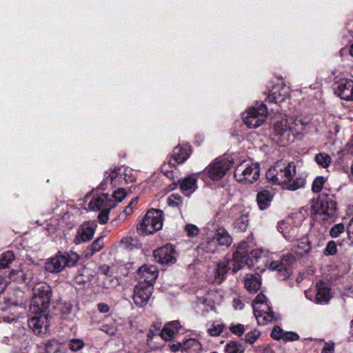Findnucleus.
I'll list each match as a JSON object with an SVG mask.
<instances>
[{"label": "nucleus", "mask_w": 353, "mask_h": 353, "mask_svg": "<svg viewBox=\"0 0 353 353\" xmlns=\"http://www.w3.org/2000/svg\"><path fill=\"white\" fill-rule=\"evenodd\" d=\"M347 234L349 240L350 241V245H353V217L350 221L347 227Z\"/></svg>", "instance_id": "864d4df0"}, {"label": "nucleus", "mask_w": 353, "mask_h": 353, "mask_svg": "<svg viewBox=\"0 0 353 353\" xmlns=\"http://www.w3.org/2000/svg\"><path fill=\"white\" fill-rule=\"evenodd\" d=\"M230 330L232 333H234L238 336H241L243 334V333L244 332V326L242 324H237L235 325H232L230 327Z\"/></svg>", "instance_id": "603ef678"}, {"label": "nucleus", "mask_w": 353, "mask_h": 353, "mask_svg": "<svg viewBox=\"0 0 353 353\" xmlns=\"http://www.w3.org/2000/svg\"><path fill=\"white\" fill-rule=\"evenodd\" d=\"M101 212L98 215V221L101 224H105L108 221V216L110 210H100Z\"/></svg>", "instance_id": "3c124183"}, {"label": "nucleus", "mask_w": 353, "mask_h": 353, "mask_svg": "<svg viewBox=\"0 0 353 353\" xmlns=\"http://www.w3.org/2000/svg\"><path fill=\"white\" fill-rule=\"evenodd\" d=\"M232 167V162L228 159H216L204 170L208 176L214 181H218L223 177L226 172Z\"/></svg>", "instance_id": "1a4fd4ad"}, {"label": "nucleus", "mask_w": 353, "mask_h": 353, "mask_svg": "<svg viewBox=\"0 0 353 353\" xmlns=\"http://www.w3.org/2000/svg\"><path fill=\"white\" fill-rule=\"evenodd\" d=\"M97 224L94 222H83L77 229L74 243L79 245L91 240L95 232Z\"/></svg>", "instance_id": "4468645a"}, {"label": "nucleus", "mask_w": 353, "mask_h": 353, "mask_svg": "<svg viewBox=\"0 0 353 353\" xmlns=\"http://www.w3.org/2000/svg\"><path fill=\"white\" fill-rule=\"evenodd\" d=\"M233 306L236 310H242L244 307V304L239 299H234L233 301Z\"/></svg>", "instance_id": "bf43d9fd"}, {"label": "nucleus", "mask_w": 353, "mask_h": 353, "mask_svg": "<svg viewBox=\"0 0 353 353\" xmlns=\"http://www.w3.org/2000/svg\"><path fill=\"white\" fill-rule=\"evenodd\" d=\"M295 261V258L292 254L283 256L279 261H273L270 264V269L276 270L280 279L285 280L292 274V265Z\"/></svg>", "instance_id": "9b49d317"}, {"label": "nucleus", "mask_w": 353, "mask_h": 353, "mask_svg": "<svg viewBox=\"0 0 353 353\" xmlns=\"http://www.w3.org/2000/svg\"><path fill=\"white\" fill-rule=\"evenodd\" d=\"M33 316L28 320V325L34 332L39 334L41 332V328L45 325L47 327V312H30Z\"/></svg>", "instance_id": "a211bd4d"}, {"label": "nucleus", "mask_w": 353, "mask_h": 353, "mask_svg": "<svg viewBox=\"0 0 353 353\" xmlns=\"http://www.w3.org/2000/svg\"><path fill=\"white\" fill-rule=\"evenodd\" d=\"M170 349L172 352H176L177 351H181L183 352V343H172L169 345Z\"/></svg>", "instance_id": "5fc2aeb1"}, {"label": "nucleus", "mask_w": 353, "mask_h": 353, "mask_svg": "<svg viewBox=\"0 0 353 353\" xmlns=\"http://www.w3.org/2000/svg\"><path fill=\"white\" fill-rule=\"evenodd\" d=\"M337 252L336 243L334 241H330L324 250V254L326 256L334 255Z\"/></svg>", "instance_id": "79ce46f5"}, {"label": "nucleus", "mask_w": 353, "mask_h": 353, "mask_svg": "<svg viewBox=\"0 0 353 353\" xmlns=\"http://www.w3.org/2000/svg\"><path fill=\"white\" fill-rule=\"evenodd\" d=\"M110 266L108 265H103L100 267L99 270L100 272L106 276V277L109 276L108 274L110 272Z\"/></svg>", "instance_id": "e2e57ef3"}, {"label": "nucleus", "mask_w": 353, "mask_h": 353, "mask_svg": "<svg viewBox=\"0 0 353 353\" xmlns=\"http://www.w3.org/2000/svg\"><path fill=\"white\" fill-rule=\"evenodd\" d=\"M72 312V305L70 303H65L62 309L61 312L65 314H70Z\"/></svg>", "instance_id": "13d9d810"}, {"label": "nucleus", "mask_w": 353, "mask_h": 353, "mask_svg": "<svg viewBox=\"0 0 353 353\" xmlns=\"http://www.w3.org/2000/svg\"><path fill=\"white\" fill-rule=\"evenodd\" d=\"M295 174L296 166L293 162L288 164L277 162L265 174L267 179L273 184L292 191L303 188L305 185V178L295 177Z\"/></svg>", "instance_id": "f03ea898"}, {"label": "nucleus", "mask_w": 353, "mask_h": 353, "mask_svg": "<svg viewBox=\"0 0 353 353\" xmlns=\"http://www.w3.org/2000/svg\"><path fill=\"white\" fill-rule=\"evenodd\" d=\"M272 200V194L269 190H263L257 193L256 201L261 210L267 209L270 205Z\"/></svg>", "instance_id": "393cba45"}, {"label": "nucleus", "mask_w": 353, "mask_h": 353, "mask_svg": "<svg viewBox=\"0 0 353 353\" xmlns=\"http://www.w3.org/2000/svg\"><path fill=\"white\" fill-rule=\"evenodd\" d=\"M84 342L81 339H72L68 343L69 349L72 352H77L84 347Z\"/></svg>", "instance_id": "c9c22d12"}, {"label": "nucleus", "mask_w": 353, "mask_h": 353, "mask_svg": "<svg viewBox=\"0 0 353 353\" xmlns=\"http://www.w3.org/2000/svg\"><path fill=\"white\" fill-rule=\"evenodd\" d=\"M7 287L6 282L5 280L0 276V294L4 292Z\"/></svg>", "instance_id": "0e129e2a"}, {"label": "nucleus", "mask_w": 353, "mask_h": 353, "mask_svg": "<svg viewBox=\"0 0 353 353\" xmlns=\"http://www.w3.org/2000/svg\"><path fill=\"white\" fill-rule=\"evenodd\" d=\"M80 257L74 252H59L55 256L47 260L44 268L50 273L61 272L66 267H73Z\"/></svg>", "instance_id": "39448f33"}, {"label": "nucleus", "mask_w": 353, "mask_h": 353, "mask_svg": "<svg viewBox=\"0 0 353 353\" xmlns=\"http://www.w3.org/2000/svg\"><path fill=\"white\" fill-rule=\"evenodd\" d=\"M325 182V179L323 176L316 177L313 183L312 186V190L314 192H319L322 190L323 185Z\"/></svg>", "instance_id": "a19ab883"}, {"label": "nucleus", "mask_w": 353, "mask_h": 353, "mask_svg": "<svg viewBox=\"0 0 353 353\" xmlns=\"http://www.w3.org/2000/svg\"><path fill=\"white\" fill-rule=\"evenodd\" d=\"M325 285V283L323 281L316 283V300L319 303H327L331 299L330 289Z\"/></svg>", "instance_id": "4be33fe9"}, {"label": "nucleus", "mask_w": 353, "mask_h": 353, "mask_svg": "<svg viewBox=\"0 0 353 353\" xmlns=\"http://www.w3.org/2000/svg\"><path fill=\"white\" fill-rule=\"evenodd\" d=\"M172 325L178 326L179 321H173L167 323L162 329V330L160 332H159V334L161 335V338L165 339V341L171 340L174 335L175 334V331L172 328Z\"/></svg>", "instance_id": "cd10ccee"}, {"label": "nucleus", "mask_w": 353, "mask_h": 353, "mask_svg": "<svg viewBox=\"0 0 353 353\" xmlns=\"http://www.w3.org/2000/svg\"><path fill=\"white\" fill-rule=\"evenodd\" d=\"M125 196L126 192L123 188L117 189L113 192L112 195V196H113L117 202H121L125 197Z\"/></svg>", "instance_id": "09e8293b"}, {"label": "nucleus", "mask_w": 353, "mask_h": 353, "mask_svg": "<svg viewBox=\"0 0 353 353\" xmlns=\"http://www.w3.org/2000/svg\"><path fill=\"white\" fill-rule=\"evenodd\" d=\"M315 161L323 168H327L332 162V159L327 154L319 153L315 156Z\"/></svg>", "instance_id": "72a5a7b5"}, {"label": "nucleus", "mask_w": 353, "mask_h": 353, "mask_svg": "<svg viewBox=\"0 0 353 353\" xmlns=\"http://www.w3.org/2000/svg\"><path fill=\"white\" fill-rule=\"evenodd\" d=\"M284 331L278 325L275 326L271 332V336L275 340H281L283 338Z\"/></svg>", "instance_id": "8fccbe9b"}, {"label": "nucleus", "mask_w": 353, "mask_h": 353, "mask_svg": "<svg viewBox=\"0 0 353 353\" xmlns=\"http://www.w3.org/2000/svg\"><path fill=\"white\" fill-rule=\"evenodd\" d=\"M15 259L14 254L12 251H6L0 255V268H5L12 263Z\"/></svg>", "instance_id": "2f4dec72"}, {"label": "nucleus", "mask_w": 353, "mask_h": 353, "mask_svg": "<svg viewBox=\"0 0 353 353\" xmlns=\"http://www.w3.org/2000/svg\"><path fill=\"white\" fill-rule=\"evenodd\" d=\"M103 236L97 238L90 246L88 250H91V254L92 255L95 252L100 251L103 247Z\"/></svg>", "instance_id": "58836bf2"}, {"label": "nucleus", "mask_w": 353, "mask_h": 353, "mask_svg": "<svg viewBox=\"0 0 353 353\" xmlns=\"http://www.w3.org/2000/svg\"><path fill=\"white\" fill-rule=\"evenodd\" d=\"M185 230L190 237L196 236L199 234V228L193 224H187L185 227Z\"/></svg>", "instance_id": "49530a36"}, {"label": "nucleus", "mask_w": 353, "mask_h": 353, "mask_svg": "<svg viewBox=\"0 0 353 353\" xmlns=\"http://www.w3.org/2000/svg\"><path fill=\"white\" fill-rule=\"evenodd\" d=\"M219 246L228 247L231 245L232 239L228 231L223 228H219L212 236Z\"/></svg>", "instance_id": "5701e85b"}, {"label": "nucleus", "mask_w": 353, "mask_h": 353, "mask_svg": "<svg viewBox=\"0 0 353 353\" xmlns=\"http://www.w3.org/2000/svg\"><path fill=\"white\" fill-rule=\"evenodd\" d=\"M174 250L170 245H166L154 251L155 260L161 264L174 263L176 259L174 256Z\"/></svg>", "instance_id": "dca6fc26"}, {"label": "nucleus", "mask_w": 353, "mask_h": 353, "mask_svg": "<svg viewBox=\"0 0 353 353\" xmlns=\"http://www.w3.org/2000/svg\"><path fill=\"white\" fill-rule=\"evenodd\" d=\"M223 324L214 323L212 326L208 329V332L212 336H219L223 332Z\"/></svg>", "instance_id": "f704fd0d"}, {"label": "nucleus", "mask_w": 353, "mask_h": 353, "mask_svg": "<svg viewBox=\"0 0 353 353\" xmlns=\"http://www.w3.org/2000/svg\"><path fill=\"white\" fill-rule=\"evenodd\" d=\"M199 252L214 254L219 251V245L213 237L204 239L198 247Z\"/></svg>", "instance_id": "b1692460"}, {"label": "nucleus", "mask_w": 353, "mask_h": 353, "mask_svg": "<svg viewBox=\"0 0 353 353\" xmlns=\"http://www.w3.org/2000/svg\"><path fill=\"white\" fill-rule=\"evenodd\" d=\"M32 291L30 312H47L52 296L50 286L46 283H39L34 286Z\"/></svg>", "instance_id": "20e7f679"}, {"label": "nucleus", "mask_w": 353, "mask_h": 353, "mask_svg": "<svg viewBox=\"0 0 353 353\" xmlns=\"http://www.w3.org/2000/svg\"><path fill=\"white\" fill-rule=\"evenodd\" d=\"M201 343L196 339H188L183 343V351L196 352L201 349Z\"/></svg>", "instance_id": "c85d7f7f"}, {"label": "nucleus", "mask_w": 353, "mask_h": 353, "mask_svg": "<svg viewBox=\"0 0 353 353\" xmlns=\"http://www.w3.org/2000/svg\"><path fill=\"white\" fill-rule=\"evenodd\" d=\"M190 156V147L187 145L177 146L172 151V158L175 162L182 163L185 161Z\"/></svg>", "instance_id": "a878e982"}, {"label": "nucleus", "mask_w": 353, "mask_h": 353, "mask_svg": "<svg viewBox=\"0 0 353 353\" xmlns=\"http://www.w3.org/2000/svg\"><path fill=\"white\" fill-rule=\"evenodd\" d=\"M247 243H241L233 254L232 260L224 259L216 263V265L210 268L208 271V281L212 283H221L225 279L226 274L231 268L230 263H232V272H236L245 265L250 267L253 265L252 259L249 255V251L246 249Z\"/></svg>", "instance_id": "f257e3e1"}, {"label": "nucleus", "mask_w": 353, "mask_h": 353, "mask_svg": "<svg viewBox=\"0 0 353 353\" xmlns=\"http://www.w3.org/2000/svg\"><path fill=\"white\" fill-rule=\"evenodd\" d=\"M119 284V279L117 277L111 278V276H108L105 279V281L103 282V287L104 288H114Z\"/></svg>", "instance_id": "c03bdc74"}, {"label": "nucleus", "mask_w": 353, "mask_h": 353, "mask_svg": "<svg viewBox=\"0 0 353 353\" xmlns=\"http://www.w3.org/2000/svg\"><path fill=\"white\" fill-rule=\"evenodd\" d=\"M138 200H139L138 197L133 198L132 199V201H130V203L128 204V205L134 208L137 204Z\"/></svg>", "instance_id": "338daca9"}, {"label": "nucleus", "mask_w": 353, "mask_h": 353, "mask_svg": "<svg viewBox=\"0 0 353 353\" xmlns=\"http://www.w3.org/2000/svg\"><path fill=\"white\" fill-rule=\"evenodd\" d=\"M105 174H108V176H105V179L103 180V181L100 184V188L101 190H105L106 188L107 183L108 182H110V183H112L114 179L117 177V173L115 170L112 171L111 173L108 174L107 172Z\"/></svg>", "instance_id": "a18cd8bd"}, {"label": "nucleus", "mask_w": 353, "mask_h": 353, "mask_svg": "<svg viewBox=\"0 0 353 353\" xmlns=\"http://www.w3.org/2000/svg\"><path fill=\"white\" fill-rule=\"evenodd\" d=\"M267 302L265 296L263 294H259L256 296L253 305H260Z\"/></svg>", "instance_id": "6e6d98bb"}, {"label": "nucleus", "mask_w": 353, "mask_h": 353, "mask_svg": "<svg viewBox=\"0 0 353 353\" xmlns=\"http://www.w3.org/2000/svg\"><path fill=\"white\" fill-rule=\"evenodd\" d=\"M97 308L101 313H107L110 311V307L105 303H99L97 304Z\"/></svg>", "instance_id": "4d7b16f0"}, {"label": "nucleus", "mask_w": 353, "mask_h": 353, "mask_svg": "<svg viewBox=\"0 0 353 353\" xmlns=\"http://www.w3.org/2000/svg\"><path fill=\"white\" fill-rule=\"evenodd\" d=\"M345 232L344 225L342 223H338L332 227L330 231V235L332 238H337L341 234Z\"/></svg>", "instance_id": "ea45409f"}, {"label": "nucleus", "mask_w": 353, "mask_h": 353, "mask_svg": "<svg viewBox=\"0 0 353 353\" xmlns=\"http://www.w3.org/2000/svg\"><path fill=\"white\" fill-rule=\"evenodd\" d=\"M226 353H243L244 347L238 341H231L225 347Z\"/></svg>", "instance_id": "c756f323"}, {"label": "nucleus", "mask_w": 353, "mask_h": 353, "mask_svg": "<svg viewBox=\"0 0 353 353\" xmlns=\"http://www.w3.org/2000/svg\"><path fill=\"white\" fill-rule=\"evenodd\" d=\"M260 276L258 274H247L245 278V287L250 292H256L261 287Z\"/></svg>", "instance_id": "bb28decb"}, {"label": "nucleus", "mask_w": 353, "mask_h": 353, "mask_svg": "<svg viewBox=\"0 0 353 353\" xmlns=\"http://www.w3.org/2000/svg\"><path fill=\"white\" fill-rule=\"evenodd\" d=\"M153 286L147 283V282H139L134 290L133 300L134 303L139 307L145 306L152 294Z\"/></svg>", "instance_id": "f8f14e48"}, {"label": "nucleus", "mask_w": 353, "mask_h": 353, "mask_svg": "<svg viewBox=\"0 0 353 353\" xmlns=\"http://www.w3.org/2000/svg\"><path fill=\"white\" fill-rule=\"evenodd\" d=\"M253 310L259 325H264L276 320L274 312L268 302L253 305Z\"/></svg>", "instance_id": "ddd939ff"}, {"label": "nucleus", "mask_w": 353, "mask_h": 353, "mask_svg": "<svg viewBox=\"0 0 353 353\" xmlns=\"http://www.w3.org/2000/svg\"><path fill=\"white\" fill-rule=\"evenodd\" d=\"M183 203L182 198L179 194H172L168 198V204L170 207H180Z\"/></svg>", "instance_id": "e433bc0d"}, {"label": "nucleus", "mask_w": 353, "mask_h": 353, "mask_svg": "<svg viewBox=\"0 0 353 353\" xmlns=\"http://www.w3.org/2000/svg\"><path fill=\"white\" fill-rule=\"evenodd\" d=\"M163 212L152 209L147 212L141 221L137 225V230L143 235H148L160 230L163 227Z\"/></svg>", "instance_id": "423d86ee"}, {"label": "nucleus", "mask_w": 353, "mask_h": 353, "mask_svg": "<svg viewBox=\"0 0 353 353\" xmlns=\"http://www.w3.org/2000/svg\"><path fill=\"white\" fill-rule=\"evenodd\" d=\"M321 353H334V346L326 343L322 349Z\"/></svg>", "instance_id": "052dcab7"}, {"label": "nucleus", "mask_w": 353, "mask_h": 353, "mask_svg": "<svg viewBox=\"0 0 353 353\" xmlns=\"http://www.w3.org/2000/svg\"><path fill=\"white\" fill-rule=\"evenodd\" d=\"M139 274L143 279L142 282H147L153 286L159 275V271L156 266L154 265H143L139 269Z\"/></svg>", "instance_id": "6ab92c4d"}, {"label": "nucleus", "mask_w": 353, "mask_h": 353, "mask_svg": "<svg viewBox=\"0 0 353 353\" xmlns=\"http://www.w3.org/2000/svg\"><path fill=\"white\" fill-rule=\"evenodd\" d=\"M285 96L281 93L274 92L269 94L265 99L266 102L279 103L285 100Z\"/></svg>", "instance_id": "4c0bfd02"}, {"label": "nucleus", "mask_w": 353, "mask_h": 353, "mask_svg": "<svg viewBox=\"0 0 353 353\" xmlns=\"http://www.w3.org/2000/svg\"><path fill=\"white\" fill-rule=\"evenodd\" d=\"M183 191H194L196 189V179L192 176L185 178L180 184Z\"/></svg>", "instance_id": "473e14b6"}, {"label": "nucleus", "mask_w": 353, "mask_h": 353, "mask_svg": "<svg viewBox=\"0 0 353 353\" xmlns=\"http://www.w3.org/2000/svg\"><path fill=\"white\" fill-rule=\"evenodd\" d=\"M229 216L234 220V228L239 232L247 230L249 223L248 212L241 205H234L229 210Z\"/></svg>", "instance_id": "9d476101"}, {"label": "nucleus", "mask_w": 353, "mask_h": 353, "mask_svg": "<svg viewBox=\"0 0 353 353\" xmlns=\"http://www.w3.org/2000/svg\"><path fill=\"white\" fill-rule=\"evenodd\" d=\"M268 108L264 103H261L258 108H252L243 119L245 124L250 128H255L260 126L265 120Z\"/></svg>", "instance_id": "6e6552de"}, {"label": "nucleus", "mask_w": 353, "mask_h": 353, "mask_svg": "<svg viewBox=\"0 0 353 353\" xmlns=\"http://www.w3.org/2000/svg\"><path fill=\"white\" fill-rule=\"evenodd\" d=\"M278 230L283 234L284 238L288 241H294L297 236L298 228L292 227L288 221H280L278 223Z\"/></svg>", "instance_id": "aec40b11"}, {"label": "nucleus", "mask_w": 353, "mask_h": 353, "mask_svg": "<svg viewBox=\"0 0 353 353\" xmlns=\"http://www.w3.org/2000/svg\"><path fill=\"white\" fill-rule=\"evenodd\" d=\"M172 328L175 331V334L179 333L180 329L181 328V325H180V323L179 322V325H172Z\"/></svg>", "instance_id": "774afa93"}, {"label": "nucleus", "mask_w": 353, "mask_h": 353, "mask_svg": "<svg viewBox=\"0 0 353 353\" xmlns=\"http://www.w3.org/2000/svg\"><path fill=\"white\" fill-rule=\"evenodd\" d=\"M299 339L298 334L294 332H284L282 340L284 341H294Z\"/></svg>", "instance_id": "de8ad7c7"}, {"label": "nucleus", "mask_w": 353, "mask_h": 353, "mask_svg": "<svg viewBox=\"0 0 353 353\" xmlns=\"http://www.w3.org/2000/svg\"><path fill=\"white\" fill-rule=\"evenodd\" d=\"M334 93L343 100L353 101V81L343 79L333 87Z\"/></svg>", "instance_id": "2eb2a0df"}, {"label": "nucleus", "mask_w": 353, "mask_h": 353, "mask_svg": "<svg viewBox=\"0 0 353 353\" xmlns=\"http://www.w3.org/2000/svg\"><path fill=\"white\" fill-rule=\"evenodd\" d=\"M318 204L320 205L319 213L326 215L328 217H333L336 210V203L331 199H321Z\"/></svg>", "instance_id": "412c9836"}, {"label": "nucleus", "mask_w": 353, "mask_h": 353, "mask_svg": "<svg viewBox=\"0 0 353 353\" xmlns=\"http://www.w3.org/2000/svg\"><path fill=\"white\" fill-rule=\"evenodd\" d=\"M132 211H133V207L128 205L123 210V212L125 213L126 215H129L132 213Z\"/></svg>", "instance_id": "69168bd1"}, {"label": "nucleus", "mask_w": 353, "mask_h": 353, "mask_svg": "<svg viewBox=\"0 0 353 353\" xmlns=\"http://www.w3.org/2000/svg\"><path fill=\"white\" fill-rule=\"evenodd\" d=\"M294 247L296 249V252L301 256L308 253L311 250L310 243L307 239H303Z\"/></svg>", "instance_id": "7c9ffc66"}, {"label": "nucleus", "mask_w": 353, "mask_h": 353, "mask_svg": "<svg viewBox=\"0 0 353 353\" xmlns=\"http://www.w3.org/2000/svg\"><path fill=\"white\" fill-rule=\"evenodd\" d=\"M154 330L150 329L148 333V339H152L155 335H157L158 333H155V332H158L160 330V326L157 327L156 325H154Z\"/></svg>", "instance_id": "680f3d73"}, {"label": "nucleus", "mask_w": 353, "mask_h": 353, "mask_svg": "<svg viewBox=\"0 0 353 353\" xmlns=\"http://www.w3.org/2000/svg\"><path fill=\"white\" fill-rule=\"evenodd\" d=\"M116 203L109 197L108 194H101L93 197L90 201L89 206L92 210H110L115 207Z\"/></svg>", "instance_id": "f3484780"}, {"label": "nucleus", "mask_w": 353, "mask_h": 353, "mask_svg": "<svg viewBox=\"0 0 353 353\" xmlns=\"http://www.w3.org/2000/svg\"><path fill=\"white\" fill-rule=\"evenodd\" d=\"M260 176V167L258 163L249 161L241 162L235 168L234 176L239 183H253Z\"/></svg>", "instance_id": "0eeeda50"}, {"label": "nucleus", "mask_w": 353, "mask_h": 353, "mask_svg": "<svg viewBox=\"0 0 353 353\" xmlns=\"http://www.w3.org/2000/svg\"><path fill=\"white\" fill-rule=\"evenodd\" d=\"M309 123V120L299 117H288L277 121L274 126V134L280 144L285 146L294 141Z\"/></svg>", "instance_id": "7ed1b4c3"}, {"label": "nucleus", "mask_w": 353, "mask_h": 353, "mask_svg": "<svg viewBox=\"0 0 353 353\" xmlns=\"http://www.w3.org/2000/svg\"><path fill=\"white\" fill-rule=\"evenodd\" d=\"M260 336V333L258 331L254 330L249 332L245 335L244 341L250 344L254 343Z\"/></svg>", "instance_id": "37998d69"}]
</instances>
